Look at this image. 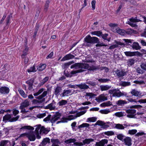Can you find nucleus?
<instances>
[{
  "instance_id": "nucleus-1",
  "label": "nucleus",
  "mask_w": 146,
  "mask_h": 146,
  "mask_svg": "<svg viewBox=\"0 0 146 146\" xmlns=\"http://www.w3.org/2000/svg\"><path fill=\"white\" fill-rule=\"evenodd\" d=\"M89 67L88 64L85 63H76L72 64L70 67L71 68H74L76 69V70H73L70 72V74L68 73L67 71L65 70L64 71V74L67 77H71L72 75L78 73L82 72L85 71V69L88 68Z\"/></svg>"
},
{
  "instance_id": "nucleus-2",
  "label": "nucleus",
  "mask_w": 146,
  "mask_h": 146,
  "mask_svg": "<svg viewBox=\"0 0 146 146\" xmlns=\"http://www.w3.org/2000/svg\"><path fill=\"white\" fill-rule=\"evenodd\" d=\"M84 45L87 46H90L92 44L100 42L99 39L96 37H91L88 35L84 38Z\"/></svg>"
},
{
  "instance_id": "nucleus-3",
  "label": "nucleus",
  "mask_w": 146,
  "mask_h": 146,
  "mask_svg": "<svg viewBox=\"0 0 146 146\" xmlns=\"http://www.w3.org/2000/svg\"><path fill=\"white\" fill-rule=\"evenodd\" d=\"M86 111V110L81 111L77 113L75 115H70L68 116L67 118L63 117L60 121H58L57 122V123L58 124L60 123H66L67 122L68 120H70L74 119L77 117H79L85 114Z\"/></svg>"
},
{
  "instance_id": "nucleus-4",
  "label": "nucleus",
  "mask_w": 146,
  "mask_h": 146,
  "mask_svg": "<svg viewBox=\"0 0 146 146\" xmlns=\"http://www.w3.org/2000/svg\"><path fill=\"white\" fill-rule=\"evenodd\" d=\"M19 117V115H17L15 117L12 118V115L7 114L3 116V121L5 123L7 121L10 122H15L18 120Z\"/></svg>"
},
{
  "instance_id": "nucleus-5",
  "label": "nucleus",
  "mask_w": 146,
  "mask_h": 146,
  "mask_svg": "<svg viewBox=\"0 0 146 146\" xmlns=\"http://www.w3.org/2000/svg\"><path fill=\"white\" fill-rule=\"evenodd\" d=\"M30 105V102L28 99H26L22 102L20 104L19 109L21 110V112L23 113L27 112L29 111H26L25 108L28 107Z\"/></svg>"
},
{
  "instance_id": "nucleus-6",
  "label": "nucleus",
  "mask_w": 146,
  "mask_h": 146,
  "mask_svg": "<svg viewBox=\"0 0 146 146\" xmlns=\"http://www.w3.org/2000/svg\"><path fill=\"white\" fill-rule=\"evenodd\" d=\"M48 92L47 91H44L43 92L42 94L38 96L36 98L40 100V101L36 100H33L32 102L33 104H37L40 102V103H42L44 102L45 100V98H44L47 94Z\"/></svg>"
},
{
  "instance_id": "nucleus-7",
  "label": "nucleus",
  "mask_w": 146,
  "mask_h": 146,
  "mask_svg": "<svg viewBox=\"0 0 146 146\" xmlns=\"http://www.w3.org/2000/svg\"><path fill=\"white\" fill-rule=\"evenodd\" d=\"M109 93L112 94V96L120 97L122 96V92H121L119 89H115L112 90H110Z\"/></svg>"
},
{
  "instance_id": "nucleus-8",
  "label": "nucleus",
  "mask_w": 146,
  "mask_h": 146,
  "mask_svg": "<svg viewBox=\"0 0 146 146\" xmlns=\"http://www.w3.org/2000/svg\"><path fill=\"white\" fill-rule=\"evenodd\" d=\"M26 136L31 141H34L36 139L35 133V131H30L26 134Z\"/></svg>"
},
{
  "instance_id": "nucleus-9",
  "label": "nucleus",
  "mask_w": 146,
  "mask_h": 146,
  "mask_svg": "<svg viewBox=\"0 0 146 146\" xmlns=\"http://www.w3.org/2000/svg\"><path fill=\"white\" fill-rule=\"evenodd\" d=\"M115 128L118 129L123 130L126 128L128 126H129L130 125H128L127 123H124L123 124L119 123L115 124Z\"/></svg>"
},
{
  "instance_id": "nucleus-10",
  "label": "nucleus",
  "mask_w": 146,
  "mask_h": 146,
  "mask_svg": "<svg viewBox=\"0 0 146 146\" xmlns=\"http://www.w3.org/2000/svg\"><path fill=\"white\" fill-rule=\"evenodd\" d=\"M34 82V79L32 78L25 82V83L28 85V89L30 91H32L33 89V85Z\"/></svg>"
},
{
  "instance_id": "nucleus-11",
  "label": "nucleus",
  "mask_w": 146,
  "mask_h": 146,
  "mask_svg": "<svg viewBox=\"0 0 146 146\" xmlns=\"http://www.w3.org/2000/svg\"><path fill=\"white\" fill-rule=\"evenodd\" d=\"M56 102L54 100H53L51 103L45 107V108L46 109H49L50 110H55L57 108L55 106Z\"/></svg>"
},
{
  "instance_id": "nucleus-12",
  "label": "nucleus",
  "mask_w": 146,
  "mask_h": 146,
  "mask_svg": "<svg viewBox=\"0 0 146 146\" xmlns=\"http://www.w3.org/2000/svg\"><path fill=\"white\" fill-rule=\"evenodd\" d=\"M61 115L59 112H57L51 117L50 119V122L52 123H54L58 120L60 117Z\"/></svg>"
},
{
  "instance_id": "nucleus-13",
  "label": "nucleus",
  "mask_w": 146,
  "mask_h": 146,
  "mask_svg": "<svg viewBox=\"0 0 146 146\" xmlns=\"http://www.w3.org/2000/svg\"><path fill=\"white\" fill-rule=\"evenodd\" d=\"M115 72L117 76L119 77H122L127 74L126 72L123 70H120L117 69Z\"/></svg>"
},
{
  "instance_id": "nucleus-14",
  "label": "nucleus",
  "mask_w": 146,
  "mask_h": 146,
  "mask_svg": "<svg viewBox=\"0 0 146 146\" xmlns=\"http://www.w3.org/2000/svg\"><path fill=\"white\" fill-rule=\"evenodd\" d=\"M124 53L125 55L127 56H132L137 55H139L140 54V53L138 51L136 52H130L126 51L124 52Z\"/></svg>"
},
{
  "instance_id": "nucleus-15",
  "label": "nucleus",
  "mask_w": 146,
  "mask_h": 146,
  "mask_svg": "<svg viewBox=\"0 0 146 146\" xmlns=\"http://www.w3.org/2000/svg\"><path fill=\"white\" fill-rule=\"evenodd\" d=\"M95 125L102 126L101 128L104 129H106L110 127L109 125H106L104 121L100 120L97 121Z\"/></svg>"
},
{
  "instance_id": "nucleus-16",
  "label": "nucleus",
  "mask_w": 146,
  "mask_h": 146,
  "mask_svg": "<svg viewBox=\"0 0 146 146\" xmlns=\"http://www.w3.org/2000/svg\"><path fill=\"white\" fill-rule=\"evenodd\" d=\"M107 100V98L103 94L100 95L99 97L96 98V100L98 102L104 101Z\"/></svg>"
},
{
  "instance_id": "nucleus-17",
  "label": "nucleus",
  "mask_w": 146,
  "mask_h": 146,
  "mask_svg": "<svg viewBox=\"0 0 146 146\" xmlns=\"http://www.w3.org/2000/svg\"><path fill=\"white\" fill-rule=\"evenodd\" d=\"M50 131V129L48 128H45L44 127L42 126L40 130V134L43 135V134H47Z\"/></svg>"
},
{
  "instance_id": "nucleus-18",
  "label": "nucleus",
  "mask_w": 146,
  "mask_h": 146,
  "mask_svg": "<svg viewBox=\"0 0 146 146\" xmlns=\"http://www.w3.org/2000/svg\"><path fill=\"white\" fill-rule=\"evenodd\" d=\"M131 141V139L130 137H127L125 138L123 142H124L125 145L130 146L132 145Z\"/></svg>"
},
{
  "instance_id": "nucleus-19",
  "label": "nucleus",
  "mask_w": 146,
  "mask_h": 146,
  "mask_svg": "<svg viewBox=\"0 0 146 146\" xmlns=\"http://www.w3.org/2000/svg\"><path fill=\"white\" fill-rule=\"evenodd\" d=\"M9 89L6 87H2L0 88V93L1 94H7L9 93Z\"/></svg>"
},
{
  "instance_id": "nucleus-20",
  "label": "nucleus",
  "mask_w": 146,
  "mask_h": 146,
  "mask_svg": "<svg viewBox=\"0 0 146 146\" xmlns=\"http://www.w3.org/2000/svg\"><path fill=\"white\" fill-rule=\"evenodd\" d=\"M74 56L70 54L66 55L61 60V61H65L74 58Z\"/></svg>"
},
{
  "instance_id": "nucleus-21",
  "label": "nucleus",
  "mask_w": 146,
  "mask_h": 146,
  "mask_svg": "<svg viewBox=\"0 0 146 146\" xmlns=\"http://www.w3.org/2000/svg\"><path fill=\"white\" fill-rule=\"evenodd\" d=\"M54 94L56 96H58L61 92L62 88L59 86H57L54 89Z\"/></svg>"
},
{
  "instance_id": "nucleus-22",
  "label": "nucleus",
  "mask_w": 146,
  "mask_h": 146,
  "mask_svg": "<svg viewBox=\"0 0 146 146\" xmlns=\"http://www.w3.org/2000/svg\"><path fill=\"white\" fill-rule=\"evenodd\" d=\"M51 141L52 143L51 146H59L58 145L60 144V142L58 139H52Z\"/></svg>"
},
{
  "instance_id": "nucleus-23",
  "label": "nucleus",
  "mask_w": 146,
  "mask_h": 146,
  "mask_svg": "<svg viewBox=\"0 0 146 146\" xmlns=\"http://www.w3.org/2000/svg\"><path fill=\"white\" fill-rule=\"evenodd\" d=\"M71 90H63V93L60 94L61 97H65L68 96L71 93Z\"/></svg>"
},
{
  "instance_id": "nucleus-24",
  "label": "nucleus",
  "mask_w": 146,
  "mask_h": 146,
  "mask_svg": "<svg viewBox=\"0 0 146 146\" xmlns=\"http://www.w3.org/2000/svg\"><path fill=\"white\" fill-rule=\"evenodd\" d=\"M131 93L133 95L136 96H141V93L140 92L135 89L132 90Z\"/></svg>"
},
{
  "instance_id": "nucleus-25",
  "label": "nucleus",
  "mask_w": 146,
  "mask_h": 146,
  "mask_svg": "<svg viewBox=\"0 0 146 146\" xmlns=\"http://www.w3.org/2000/svg\"><path fill=\"white\" fill-rule=\"evenodd\" d=\"M10 145V143L8 140H2L0 142V146H8Z\"/></svg>"
},
{
  "instance_id": "nucleus-26",
  "label": "nucleus",
  "mask_w": 146,
  "mask_h": 146,
  "mask_svg": "<svg viewBox=\"0 0 146 146\" xmlns=\"http://www.w3.org/2000/svg\"><path fill=\"white\" fill-rule=\"evenodd\" d=\"M50 139L49 138H44L43 140L42 141L40 144V146H44L45 145L48 143L50 142Z\"/></svg>"
},
{
  "instance_id": "nucleus-27",
  "label": "nucleus",
  "mask_w": 146,
  "mask_h": 146,
  "mask_svg": "<svg viewBox=\"0 0 146 146\" xmlns=\"http://www.w3.org/2000/svg\"><path fill=\"white\" fill-rule=\"evenodd\" d=\"M76 86L81 89H87L89 88V86L85 84H81Z\"/></svg>"
},
{
  "instance_id": "nucleus-28",
  "label": "nucleus",
  "mask_w": 146,
  "mask_h": 146,
  "mask_svg": "<svg viewBox=\"0 0 146 146\" xmlns=\"http://www.w3.org/2000/svg\"><path fill=\"white\" fill-rule=\"evenodd\" d=\"M116 32L118 34L122 36L126 35V31L123 29H116Z\"/></svg>"
},
{
  "instance_id": "nucleus-29",
  "label": "nucleus",
  "mask_w": 146,
  "mask_h": 146,
  "mask_svg": "<svg viewBox=\"0 0 146 146\" xmlns=\"http://www.w3.org/2000/svg\"><path fill=\"white\" fill-rule=\"evenodd\" d=\"M100 88L102 91L107 90L110 89L111 87V86L108 85H101L100 86Z\"/></svg>"
},
{
  "instance_id": "nucleus-30",
  "label": "nucleus",
  "mask_w": 146,
  "mask_h": 146,
  "mask_svg": "<svg viewBox=\"0 0 146 146\" xmlns=\"http://www.w3.org/2000/svg\"><path fill=\"white\" fill-rule=\"evenodd\" d=\"M132 47L133 49L136 50L140 49L141 47L139 45V44L137 42H134L132 45Z\"/></svg>"
},
{
  "instance_id": "nucleus-31",
  "label": "nucleus",
  "mask_w": 146,
  "mask_h": 146,
  "mask_svg": "<svg viewBox=\"0 0 146 146\" xmlns=\"http://www.w3.org/2000/svg\"><path fill=\"white\" fill-rule=\"evenodd\" d=\"M67 103V101L65 100H60L57 103V105L61 106L66 105Z\"/></svg>"
},
{
  "instance_id": "nucleus-32",
  "label": "nucleus",
  "mask_w": 146,
  "mask_h": 146,
  "mask_svg": "<svg viewBox=\"0 0 146 146\" xmlns=\"http://www.w3.org/2000/svg\"><path fill=\"white\" fill-rule=\"evenodd\" d=\"M94 141V139L92 138L86 139L83 141V143L84 145L86 144H88L91 142Z\"/></svg>"
},
{
  "instance_id": "nucleus-33",
  "label": "nucleus",
  "mask_w": 146,
  "mask_h": 146,
  "mask_svg": "<svg viewBox=\"0 0 146 146\" xmlns=\"http://www.w3.org/2000/svg\"><path fill=\"white\" fill-rule=\"evenodd\" d=\"M34 128L33 127H31L29 125H25L22 127L20 128V130L22 131L24 129H29L33 130Z\"/></svg>"
},
{
  "instance_id": "nucleus-34",
  "label": "nucleus",
  "mask_w": 146,
  "mask_h": 146,
  "mask_svg": "<svg viewBox=\"0 0 146 146\" xmlns=\"http://www.w3.org/2000/svg\"><path fill=\"white\" fill-rule=\"evenodd\" d=\"M119 84L120 86L126 87L130 85L131 83L130 82H128L121 81L119 83Z\"/></svg>"
},
{
  "instance_id": "nucleus-35",
  "label": "nucleus",
  "mask_w": 146,
  "mask_h": 146,
  "mask_svg": "<svg viewBox=\"0 0 146 146\" xmlns=\"http://www.w3.org/2000/svg\"><path fill=\"white\" fill-rule=\"evenodd\" d=\"M127 103V102L122 100H119L116 102V104L119 106H122Z\"/></svg>"
},
{
  "instance_id": "nucleus-36",
  "label": "nucleus",
  "mask_w": 146,
  "mask_h": 146,
  "mask_svg": "<svg viewBox=\"0 0 146 146\" xmlns=\"http://www.w3.org/2000/svg\"><path fill=\"white\" fill-rule=\"evenodd\" d=\"M18 91L20 95L24 98H26L27 97V94H25L24 92L22 89L21 88H19Z\"/></svg>"
},
{
  "instance_id": "nucleus-37",
  "label": "nucleus",
  "mask_w": 146,
  "mask_h": 146,
  "mask_svg": "<svg viewBox=\"0 0 146 146\" xmlns=\"http://www.w3.org/2000/svg\"><path fill=\"white\" fill-rule=\"evenodd\" d=\"M99 82L101 83H105L110 81V80L108 78H100L98 79Z\"/></svg>"
},
{
  "instance_id": "nucleus-38",
  "label": "nucleus",
  "mask_w": 146,
  "mask_h": 146,
  "mask_svg": "<svg viewBox=\"0 0 146 146\" xmlns=\"http://www.w3.org/2000/svg\"><path fill=\"white\" fill-rule=\"evenodd\" d=\"M125 137H126L122 133L119 134L117 135V138L123 142Z\"/></svg>"
},
{
  "instance_id": "nucleus-39",
  "label": "nucleus",
  "mask_w": 146,
  "mask_h": 146,
  "mask_svg": "<svg viewBox=\"0 0 146 146\" xmlns=\"http://www.w3.org/2000/svg\"><path fill=\"white\" fill-rule=\"evenodd\" d=\"M102 33L100 31H92L91 32V34L93 35H96L98 36H101Z\"/></svg>"
},
{
  "instance_id": "nucleus-40",
  "label": "nucleus",
  "mask_w": 146,
  "mask_h": 146,
  "mask_svg": "<svg viewBox=\"0 0 146 146\" xmlns=\"http://www.w3.org/2000/svg\"><path fill=\"white\" fill-rule=\"evenodd\" d=\"M135 60L133 59H130L127 62V64L128 66H130L134 64Z\"/></svg>"
},
{
  "instance_id": "nucleus-41",
  "label": "nucleus",
  "mask_w": 146,
  "mask_h": 146,
  "mask_svg": "<svg viewBox=\"0 0 146 146\" xmlns=\"http://www.w3.org/2000/svg\"><path fill=\"white\" fill-rule=\"evenodd\" d=\"M49 77L48 76H46L44 78L41 82L39 85L41 86L43 85L48 80Z\"/></svg>"
},
{
  "instance_id": "nucleus-42",
  "label": "nucleus",
  "mask_w": 146,
  "mask_h": 146,
  "mask_svg": "<svg viewBox=\"0 0 146 146\" xmlns=\"http://www.w3.org/2000/svg\"><path fill=\"white\" fill-rule=\"evenodd\" d=\"M46 114H48V113L46 112H44L42 113H39L37 114L36 117H37L40 119L43 118L46 115Z\"/></svg>"
},
{
  "instance_id": "nucleus-43",
  "label": "nucleus",
  "mask_w": 146,
  "mask_h": 146,
  "mask_svg": "<svg viewBox=\"0 0 146 146\" xmlns=\"http://www.w3.org/2000/svg\"><path fill=\"white\" fill-rule=\"evenodd\" d=\"M136 110L134 109H129L126 110V112L127 113H130L133 115L135 113Z\"/></svg>"
},
{
  "instance_id": "nucleus-44",
  "label": "nucleus",
  "mask_w": 146,
  "mask_h": 146,
  "mask_svg": "<svg viewBox=\"0 0 146 146\" xmlns=\"http://www.w3.org/2000/svg\"><path fill=\"white\" fill-rule=\"evenodd\" d=\"M46 66L45 64H40L39 67L37 68V69L40 71L43 70L45 69Z\"/></svg>"
},
{
  "instance_id": "nucleus-45",
  "label": "nucleus",
  "mask_w": 146,
  "mask_h": 146,
  "mask_svg": "<svg viewBox=\"0 0 146 146\" xmlns=\"http://www.w3.org/2000/svg\"><path fill=\"white\" fill-rule=\"evenodd\" d=\"M116 116L118 117H121L126 115V113L123 112H117L115 114Z\"/></svg>"
},
{
  "instance_id": "nucleus-46",
  "label": "nucleus",
  "mask_w": 146,
  "mask_h": 146,
  "mask_svg": "<svg viewBox=\"0 0 146 146\" xmlns=\"http://www.w3.org/2000/svg\"><path fill=\"white\" fill-rule=\"evenodd\" d=\"M129 20L130 22L133 23H136L141 21L140 20L137 19L136 17L135 18L131 17V18L129 19Z\"/></svg>"
},
{
  "instance_id": "nucleus-47",
  "label": "nucleus",
  "mask_w": 146,
  "mask_h": 146,
  "mask_svg": "<svg viewBox=\"0 0 146 146\" xmlns=\"http://www.w3.org/2000/svg\"><path fill=\"white\" fill-rule=\"evenodd\" d=\"M76 141V140L74 138H70L65 141L64 142L68 144L72 142L74 143Z\"/></svg>"
},
{
  "instance_id": "nucleus-48",
  "label": "nucleus",
  "mask_w": 146,
  "mask_h": 146,
  "mask_svg": "<svg viewBox=\"0 0 146 146\" xmlns=\"http://www.w3.org/2000/svg\"><path fill=\"white\" fill-rule=\"evenodd\" d=\"M90 125L88 123H83L81 125L78 126V128L79 129H80L81 128L86 127H88Z\"/></svg>"
},
{
  "instance_id": "nucleus-49",
  "label": "nucleus",
  "mask_w": 146,
  "mask_h": 146,
  "mask_svg": "<svg viewBox=\"0 0 146 146\" xmlns=\"http://www.w3.org/2000/svg\"><path fill=\"white\" fill-rule=\"evenodd\" d=\"M134 30L131 29H128L126 31V35L127 34L128 35H131L134 32Z\"/></svg>"
},
{
  "instance_id": "nucleus-50",
  "label": "nucleus",
  "mask_w": 146,
  "mask_h": 146,
  "mask_svg": "<svg viewBox=\"0 0 146 146\" xmlns=\"http://www.w3.org/2000/svg\"><path fill=\"white\" fill-rule=\"evenodd\" d=\"M137 130L135 129L129 130L128 133L131 135H133L135 134L137 132Z\"/></svg>"
},
{
  "instance_id": "nucleus-51",
  "label": "nucleus",
  "mask_w": 146,
  "mask_h": 146,
  "mask_svg": "<svg viewBox=\"0 0 146 146\" xmlns=\"http://www.w3.org/2000/svg\"><path fill=\"white\" fill-rule=\"evenodd\" d=\"M85 96L90 97V98H91L96 96V95L92 93L86 92Z\"/></svg>"
},
{
  "instance_id": "nucleus-52",
  "label": "nucleus",
  "mask_w": 146,
  "mask_h": 146,
  "mask_svg": "<svg viewBox=\"0 0 146 146\" xmlns=\"http://www.w3.org/2000/svg\"><path fill=\"white\" fill-rule=\"evenodd\" d=\"M27 71L29 72H36L35 68L34 65L28 69Z\"/></svg>"
},
{
  "instance_id": "nucleus-53",
  "label": "nucleus",
  "mask_w": 146,
  "mask_h": 146,
  "mask_svg": "<svg viewBox=\"0 0 146 146\" xmlns=\"http://www.w3.org/2000/svg\"><path fill=\"white\" fill-rule=\"evenodd\" d=\"M44 90V89L43 88H41L40 90H39L37 92L33 94L34 96H37L39 95Z\"/></svg>"
},
{
  "instance_id": "nucleus-54",
  "label": "nucleus",
  "mask_w": 146,
  "mask_h": 146,
  "mask_svg": "<svg viewBox=\"0 0 146 146\" xmlns=\"http://www.w3.org/2000/svg\"><path fill=\"white\" fill-rule=\"evenodd\" d=\"M140 66L143 70L146 71V62L142 63L140 65Z\"/></svg>"
},
{
  "instance_id": "nucleus-55",
  "label": "nucleus",
  "mask_w": 146,
  "mask_h": 146,
  "mask_svg": "<svg viewBox=\"0 0 146 146\" xmlns=\"http://www.w3.org/2000/svg\"><path fill=\"white\" fill-rule=\"evenodd\" d=\"M100 111L102 113L107 114L109 113L110 111L109 110L105 109L101 110Z\"/></svg>"
},
{
  "instance_id": "nucleus-56",
  "label": "nucleus",
  "mask_w": 146,
  "mask_h": 146,
  "mask_svg": "<svg viewBox=\"0 0 146 146\" xmlns=\"http://www.w3.org/2000/svg\"><path fill=\"white\" fill-rule=\"evenodd\" d=\"M41 127V125H38L36 126V127L35 128V129L34 131L35 132V133H38L39 130V129H40Z\"/></svg>"
},
{
  "instance_id": "nucleus-57",
  "label": "nucleus",
  "mask_w": 146,
  "mask_h": 146,
  "mask_svg": "<svg viewBox=\"0 0 146 146\" xmlns=\"http://www.w3.org/2000/svg\"><path fill=\"white\" fill-rule=\"evenodd\" d=\"M86 84H88L92 86H96V83L95 82L89 81L86 82Z\"/></svg>"
},
{
  "instance_id": "nucleus-58",
  "label": "nucleus",
  "mask_w": 146,
  "mask_h": 146,
  "mask_svg": "<svg viewBox=\"0 0 146 146\" xmlns=\"http://www.w3.org/2000/svg\"><path fill=\"white\" fill-rule=\"evenodd\" d=\"M70 64L69 63H65L62 65V67L63 69H64L68 68Z\"/></svg>"
},
{
  "instance_id": "nucleus-59",
  "label": "nucleus",
  "mask_w": 146,
  "mask_h": 146,
  "mask_svg": "<svg viewBox=\"0 0 146 146\" xmlns=\"http://www.w3.org/2000/svg\"><path fill=\"white\" fill-rule=\"evenodd\" d=\"M50 3L49 1L48 0H47L46 1L45 6H44V10L46 11L47 10V9L49 7V4Z\"/></svg>"
},
{
  "instance_id": "nucleus-60",
  "label": "nucleus",
  "mask_w": 146,
  "mask_h": 146,
  "mask_svg": "<svg viewBox=\"0 0 146 146\" xmlns=\"http://www.w3.org/2000/svg\"><path fill=\"white\" fill-rule=\"evenodd\" d=\"M51 116V115H48L47 117L44 119L43 121L45 122H47L50 120V121Z\"/></svg>"
},
{
  "instance_id": "nucleus-61",
  "label": "nucleus",
  "mask_w": 146,
  "mask_h": 146,
  "mask_svg": "<svg viewBox=\"0 0 146 146\" xmlns=\"http://www.w3.org/2000/svg\"><path fill=\"white\" fill-rule=\"evenodd\" d=\"M14 116H15L17 114H18L19 113V111L15 109H13L12 110Z\"/></svg>"
},
{
  "instance_id": "nucleus-62",
  "label": "nucleus",
  "mask_w": 146,
  "mask_h": 146,
  "mask_svg": "<svg viewBox=\"0 0 146 146\" xmlns=\"http://www.w3.org/2000/svg\"><path fill=\"white\" fill-rule=\"evenodd\" d=\"M127 23L128 24L132 27H137V25L135 23H134L133 22L130 21H128Z\"/></svg>"
},
{
  "instance_id": "nucleus-63",
  "label": "nucleus",
  "mask_w": 146,
  "mask_h": 146,
  "mask_svg": "<svg viewBox=\"0 0 146 146\" xmlns=\"http://www.w3.org/2000/svg\"><path fill=\"white\" fill-rule=\"evenodd\" d=\"M97 67L95 66H90L88 68V70H94L97 69ZM88 69V68L87 69Z\"/></svg>"
},
{
  "instance_id": "nucleus-64",
  "label": "nucleus",
  "mask_w": 146,
  "mask_h": 146,
  "mask_svg": "<svg viewBox=\"0 0 146 146\" xmlns=\"http://www.w3.org/2000/svg\"><path fill=\"white\" fill-rule=\"evenodd\" d=\"M74 145L75 146H82L84 145L82 142H74Z\"/></svg>"
}]
</instances>
